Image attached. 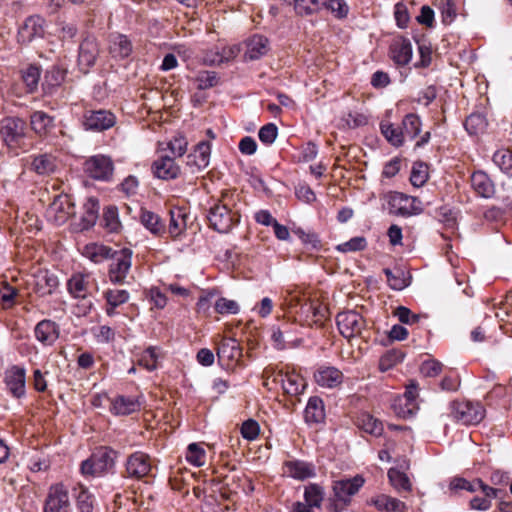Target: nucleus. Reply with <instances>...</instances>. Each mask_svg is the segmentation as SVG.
<instances>
[{
    "mask_svg": "<svg viewBox=\"0 0 512 512\" xmlns=\"http://www.w3.org/2000/svg\"><path fill=\"white\" fill-rule=\"evenodd\" d=\"M401 126L405 139L414 140L421 131L422 122L417 114L409 113L402 119Z\"/></svg>",
    "mask_w": 512,
    "mask_h": 512,
    "instance_id": "obj_42",
    "label": "nucleus"
},
{
    "mask_svg": "<svg viewBox=\"0 0 512 512\" xmlns=\"http://www.w3.org/2000/svg\"><path fill=\"white\" fill-rule=\"evenodd\" d=\"M66 72L59 67H52L44 76L43 87L46 92L52 93V90L59 87L65 80Z\"/></svg>",
    "mask_w": 512,
    "mask_h": 512,
    "instance_id": "obj_45",
    "label": "nucleus"
},
{
    "mask_svg": "<svg viewBox=\"0 0 512 512\" xmlns=\"http://www.w3.org/2000/svg\"><path fill=\"white\" fill-rule=\"evenodd\" d=\"M314 300L309 298L301 304L299 309L295 310L294 319L302 326H313L317 325V320H313Z\"/></svg>",
    "mask_w": 512,
    "mask_h": 512,
    "instance_id": "obj_41",
    "label": "nucleus"
},
{
    "mask_svg": "<svg viewBox=\"0 0 512 512\" xmlns=\"http://www.w3.org/2000/svg\"><path fill=\"white\" fill-rule=\"evenodd\" d=\"M17 295L18 290L6 283L2 288H0V304L4 309L11 308L15 304V298Z\"/></svg>",
    "mask_w": 512,
    "mask_h": 512,
    "instance_id": "obj_62",
    "label": "nucleus"
},
{
    "mask_svg": "<svg viewBox=\"0 0 512 512\" xmlns=\"http://www.w3.org/2000/svg\"><path fill=\"white\" fill-rule=\"evenodd\" d=\"M4 383L8 391L15 398L25 395L26 371L24 368L14 365L6 370Z\"/></svg>",
    "mask_w": 512,
    "mask_h": 512,
    "instance_id": "obj_16",
    "label": "nucleus"
},
{
    "mask_svg": "<svg viewBox=\"0 0 512 512\" xmlns=\"http://www.w3.org/2000/svg\"><path fill=\"white\" fill-rule=\"evenodd\" d=\"M113 252L114 250L109 246L90 243L83 248L82 254L94 263H101L104 260L110 259Z\"/></svg>",
    "mask_w": 512,
    "mask_h": 512,
    "instance_id": "obj_38",
    "label": "nucleus"
},
{
    "mask_svg": "<svg viewBox=\"0 0 512 512\" xmlns=\"http://www.w3.org/2000/svg\"><path fill=\"white\" fill-rule=\"evenodd\" d=\"M141 223L154 235L161 236L166 231V225L159 215L145 208L140 212Z\"/></svg>",
    "mask_w": 512,
    "mask_h": 512,
    "instance_id": "obj_34",
    "label": "nucleus"
},
{
    "mask_svg": "<svg viewBox=\"0 0 512 512\" xmlns=\"http://www.w3.org/2000/svg\"><path fill=\"white\" fill-rule=\"evenodd\" d=\"M304 419L308 424H318L325 419V408L323 400L318 396L309 398L304 411Z\"/></svg>",
    "mask_w": 512,
    "mask_h": 512,
    "instance_id": "obj_30",
    "label": "nucleus"
},
{
    "mask_svg": "<svg viewBox=\"0 0 512 512\" xmlns=\"http://www.w3.org/2000/svg\"><path fill=\"white\" fill-rule=\"evenodd\" d=\"M76 505L78 512H93L94 497L87 488L81 486L76 497Z\"/></svg>",
    "mask_w": 512,
    "mask_h": 512,
    "instance_id": "obj_56",
    "label": "nucleus"
},
{
    "mask_svg": "<svg viewBox=\"0 0 512 512\" xmlns=\"http://www.w3.org/2000/svg\"><path fill=\"white\" fill-rule=\"evenodd\" d=\"M152 170L154 176L162 180H174L181 174V168L175 158L169 155H161L156 159L152 164Z\"/></svg>",
    "mask_w": 512,
    "mask_h": 512,
    "instance_id": "obj_17",
    "label": "nucleus"
},
{
    "mask_svg": "<svg viewBox=\"0 0 512 512\" xmlns=\"http://www.w3.org/2000/svg\"><path fill=\"white\" fill-rule=\"evenodd\" d=\"M367 241L365 237L357 236L351 238L349 241L336 246V250L342 253L362 251L366 248Z\"/></svg>",
    "mask_w": 512,
    "mask_h": 512,
    "instance_id": "obj_59",
    "label": "nucleus"
},
{
    "mask_svg": "<svg viewBox=\"0 0 512 512\" xmlns=\"http://www.w3.org/2000/svg\"><path fill=\"white\" fill-rule=\"evenodd\" d=\"M440 9L442 22L445 25L451 24L457 16V7L455 0H440Z\"/></svg>",
    "mask_w": 512,
    "mask_h": 512,
    "instance_id": "obj_60",
    "label": "nucleus"
},
{
    "mask_svg": "<svg viewBox=\"0 0 512 512\" xmlns=\"http://www.w3.org/2000/svg\"><path fill=\"white\" fill-rule=\"evenodd\" d=\"M211 154V145L207 141L199 142L192 154L188 155L187 165L195 166L199 171L208 166Z\"/></svg>",
    "mask_w": 512,
    "mask_h": 512,
    "instance_id": "obj_31",
    "label": "nucleus"
},
{
    "mask_svg": "<svg viewBox=\"0 0 512 512\" xmlns=\"http://www.w3.org/2000/svg\"><path fill=\"white\" fill-rule=\"evenodd\" d=\"M336 324L340 334L350 340L353 337L361 336L366 327V320L360 313L348 310L337 314Z\"/></svg>",
    "mask_w": 512,
    "mask_h": 512,
    "instance_id": "obj_8",
    "label": "nucleus"
},
{
    "mask_svg": "<svg viewBox=\"0 0 512 512\" xmlns=\"http://www.w3.org/2000/svg\"><path fill=\"white\" fill-rule=\"evenodd\" d=\"M428 180V166L421 162L414 163L410 182L414 187H422Z\"/></svg>",
    "mask_w": 512,
    "mask_h": 512,
    "instance_id": "obj_54",
    "label": "nucleus"
},
{
    "mask_svg": "<svg viewBox=\"0 0 512 512\" xmlns=\"http://www.w3.org/2000/svg\"><path fill=\"white\" fill-rule=\"evenodd\" d=\"M195 81L199 90H206L215 87L219 83V77L214 71H201L197 74Z\"/></svg>",
    "mask_w": 512,
    "mask_h": 512,
    "instance_id": "obj_57",
    "label": "nucleus"
},
{
    "mask_svg": "<svg viewBox=\"0 0 512 512\" xmlns=\"http://www.w3.org/2000/svg\"><path fill=\"white\" fill-rule=\"evenodd\" d=\"M118 456L119 452L112 447L99 446L81 463V473L91 477L103 476L114 469Z\"/></svg>",
    "mask_w": 512,
    "mask_h": 512,
    "instance_id": "obj_2",
    "label": "nucleus"
},
{
    "mask_svg": "<svg viewBox=\"0 0 512 512\" xmlns=\"http://www.w3.org/2000/svg\"><path fill=\"white\" fill-rule=\"evenodd\" d=\"M360 421V427L367 433L374 435V436H380L383 433V424L378 419L374 418L370 414H363Z\"/></svg>",
    "mask_w": 512,
    "mask_h": 512,
    "instance_id": "obj_50",
    "label": "nucleus"
},
{
    "mask_svg": "<svg viewBox=\"0 0 512 512\" xmlns=\"http://www.w3.org/2000/svg\"><path fill=\"white\" fill-rule=\"evenodd\" d=\"M323 3V0H294V9L298 15H311L318 12Z\"/></svg>",
    "mask_w": 512,
    "mask_h": 512,
    "instance_id": "obj_49",
    "label": "nucleus"
},
{
    "mask_svg": "<svg viewBox=\"0 0 512 512\" xmlns=\"http://www.w3.org/2000/svg\"><path fill=\"white\" fill-rule=\"evenodd\" d=\"M474 192L483 198H491L495 194V185L489 175L484 171H475L470 177Z\"/></svg>",
    "mask_w": 512,
    "mask_h": 512,
    "instance_id": "obj_24",
    "label": "nucleus"
},
{
    "mask_svg": "<svg viewBox=\"0 0 512 512\" xmlns=\"http://www.w3.org/2000/svg\"><path fill=\"white\" fill-rule=\"evenodd\" d=\"M43 512H72L69 491L64 484L57 483L49 488Z\"/></svg>",
    "mask_w": 512,
    "mask_h": 512,
    "instance_id": "obj_9",
    "label": "nucleus"
},
{
    "mask_svg": "<svg viewBox=\"0 0 512 512\" xmlns=\"http://www.w3.org/2000/svg\"><path fill=\"white\" fill-rule=\"evenodd\" d=\"M206 452L205 450L197 443H191L187 447L186 451V460L196 466L201 467L205 463Z\"/></svg>",
    "mask_w": 512,
    "mask_h": 512,
    "instance_id": "obj_53",
    "label": "nucleus"
},
{
    "mask_svg": "<svg viewBox=\"0 0 512 512\" xmlns=\"http://www.w3.org/2000/svg\"><path fill=\"white\" fill-rule=\"evenodd\" d=\"M32 168L40 175L51 174L57 168V159L52 154H40L33 159Z\"/></svg>",
    "mask_w": 512,
    "mask_h": 512,
    "instance_id": "obj_40",
    "label": "nucleus"
},
{
    "mask_svg": "<svg viewBox=\"0 0 512 512\" xmlns=\"http://www.w3.org/2000/svg\"><path fill=\"white\" fill-rule=\"evenodd\" d=\"M273 382L280 383L285 394L298 397L303 393L306 382L305 379L298 373L278 371L273 373Z\"/></svg>",
    "mask_w": 512,
    "mask_h": 512,
    "instance_id": "obj_14",
    "label": "nucleus"
},
{
    "mask_svg": "<svg viewBox=\"0 0 512 512\" xmlns=\"http://www.w3.org/2000/svg\"><path fill=\"white\" fill-rule=\"evenodd\" d=\"M91 275L89 273H74L67 281V290L74 298L85 299L90 295Z\"/></svg>",
    "mask_w": 512,
    "mask_h": 512,
    "instance_id": "obj_19",
    "label": "nucleus"
},
{
    "mask_svg": "<svg viewBox=\"0 0 512 512\" xmlns=\"http://www.w3.org/2000/svg\"><path fill=\"white\" fill-rule=\"evenodd\" d=\"M269 51V41L265 36L253 35L246 42L245 58L257 60Z\"/></svg>",
    "mask_w": 512,
    "mask_h": 512,
    "instance_id": "obj_29",
    "label": "nucleus"
},
{
    "mask_svg": "<svg viewBox=\"0 0 512 512\" xmlns=\"http://www.w3.org/2000/svg\"><path fill=\"white\" fill-rule=\"evenodd\" d=\"M140 409V402L134 397L117 396L112 400L111 411L116 415H129Z\"/></svg>",
    "mask_w": 512,
    "mask_h": 512,
    "instance_id": "obj_35",
    "label": "nucleus"
},
{
    "mask_svg": "<svg viewBox=\"0 0 512 512\" xmlns=\"http://www.w3.org/2000/svg\"><path fill=\"white\" fill-rule=\"evenodd\" d=\"M389 54L397 66H406L412 58L411 41L404 36L395 37L389 46Z\"/></svg>",
    "mask_w": 512,
    "mask_h": 512,
    "instance_id": "obj_18",
    "label": "nucleus"
},
{
    "mask_svg": "<svg viewBox=\"0 0 512 512\" xmlns=\"http://www.w3.org/2000/svg\"><path fill=\"white\" fill-rule=\"evenodd\" d=\"M242 356V347L234 338L223 337L217 344L218 362L226 370H234Z\"/></svg>",
    "mask_w": 512,
    "mask_h": 512,
    "instance_id": "obj_7",
    "label": "nucleus"
},
{
    "mask_svg": "<svg viewBox=\"0 0 512 512\" xmlns=\"http://www.w3.org/2000/svg\"><path fill=\"white\" fill-rule=\"evenodd\" d=\"M40 76V69L35 65H30L23 71L22 79L27 87V92L33 93L37 89Z\"/></svg>",
    "mask_w": 512,
    "mask_h": 512,
    "instance_id": "obj_51",
    "label": "nucleus"
},
{
    "mask_svg": "<svg viewBox=\"0 0 512 512\" xmlns=\"http://www.w3.org/2000/svg\"><path fill=\"white\" fill-rule=\"evenodd\" d=\"M133 252L129 248L114 250L110 259L108 276L114 284L123 285L126 283L127 275L131 269Z\"/></svg>",
    "mask_w": 512,
    "mask_h": 512,
    "instance_id": "obj_5",
    "label": "nucleus"
},
{
    "mask_svg": "<svg viewBox=\"0 0 512 512\" xmlns=\"http://www.w3.org/2000/svg\"><path fill=\"white\" fill-rule=\"evenodd\" d=\"M188 142L184 136H175L168 143V149L173 156L182 157L187 151Z\"/></svg>",
    "mask_w": 512,
    "mask_h": 512,
    "instance_id": "obj_63",
    "label": "nucleus"
},
{
    "mask_svg": "<svg viewBox=\"0 0 512 512\" xmlns=\"http://www.w3.org/2000/svg\"><path fill=\"white\" fill-rule=\"evenodd\" d=\"M104 298L106 300V313L108 316H113L118 306L128 302L129 293L123 289H108L104 292Z\"/></svg>",
    "mask_w": 512,
    "mask_h": 512,
    "instance_id": "obj_37",
    "label": "nucleus"
},
{
    "mask_svg": "<svg viewBox=\"0 0 512 512\" xmlns=\"http://www.w3.org/2000/svg\"><path fill=\"white\" fill-rule=\"evenodd\" d=\"M50 209L54 211L55 220L58 223H64L67 219L74 215V205L71 203L68 195L57 196L50 206Z\"/></svg>",
    "mask_w": 512,
    "mask_h": 512,
    "instance_id": "obj_33",
    "label": "nucleus"
},
{
    "mask_svg": "<svg viewBox=\"0 0 512 512\" xmlns=\"http://www.w3.org/2000/svg\"><path fill=\"white\" fill-rule=\"evenodd\" d=\"M170 221L168 232L174 239L181 236L187 228L188 213L185 208L175 207L169 211Z\"/></svg>",
    "mask_w": 512,
    "mask_h": 512,
    "instance_id": "obj_27",
    "label": "nucleus"
},
{
    "mask_svg": "<svg viewBox=\"0 0 512 512\" xmlns=\"http://www.w3.org/2000/svg\"><path fill=\"white\" fill-rule=\"evenodd\" d=\"M58 284L57 276L48 270H39L33 275V290L39 296L52 294Z\"/></svg>",
    "mask_w": 512,
    "mask_h": 512,
    "instance_id": "obj_20",
    "label": "nucleus"
},
{
    "mask_svg": "<svg viewBox=\"0 0 512 512\" xmlns=\"http://www.w3.org/2000/svg\"><path fill=\"white\" fill-rule=\"evenodd\" d=\"M308 297L300 290L287 291L282 304L283 309H286L290 314H295V310L301 307V304L306 301Z\"/></svg>",
    "mask_w": 512,
    "mask_h": 512,
    "instance_id": "obj_48",
    "label": "nucleus"
},
{
    "mask_svg": "<svg viewBox=\"0 0 512 512\" xmlns=\"http://www.w3.org/2000/svg\"><path fill=\"white\" fill-rule=\"evenodd\" d=\"M418 397V387L417 384L411 382L407 387L406 391L402 398L399 399V405L404 403V408L401 409L399 414L403 417L410 416L414 413V411L418 408L416 403V398Z\"/></svg>",
    "mask_w": 512,
    "mask_h": 512,
    "instance_id": "obj_39",
    "label": "nucleus"
},
{
    "mask_svg": "<svg viewBox=\"0 0 512 512\" xmlns=\"http://www.w3.org/2000/svg\"><path fill=\"white\" fill-rule=\"evenodd\" d=\"M30 126L38 136L45 137L54 128V117L44 111H34L30 116Z\"/></svg>",
    "mask_w": 512,
    "mask_h": 512,
    "instance_id": "obj_28",
    "label": "nucleus"
},
{
    "mask_svg": "<svg viewBox=\"0 0 512 512\" xmlns=\"http://www.w3.org/2000/svg\"><path fill=\"white\" fill-rule=\"evenodd\" d=\"M451 413L457 421L466 425H475L485 417V408L480 402L455 400L451 403Z\"/></svg>",
    "mask_w": 512,
    "mask_h": 512,
    "instance_id": "obj_6",
    "label": "nucleus"
},
{
    "mask_svg": "<svg viewBox=\"0 0 512 512\" xmlns=\"http://www.w3.org/2000/svg\"><path fill=\"white\" fill-rule=\"evenodd\" d=\"M370 503L379 512H406L407 510V506L403 501L385 494L376 496L371 499Z\"/></svg>",
    "mask_w": 512,
    "mask_h": 512,
    "instance_id": "obj_32",
    "label": "nucleus"
},
{
    "mask_svg": "<svg viewBox=\"0 0 512 512\" xmlns=\"http://www.w3.org/2000/svg\"><path fill=\"white\" fill-rule=\"evenodd\" d=\"M283 473L297 480H305L315 475L313 465L300 460L285 461Z\"/></svg>",
    "mask_w": 512,
    "mask_h": 512,
    "instance_id": "obj_25",
    "label": "nucleus"
},
{
    "mask_svg": "<svg viewBox=\"0 0 512 512\" xmlns=\"http://www.w3.org/2000/svg\"><path fill=\"white\" fill-rule=\"evenodd\" d=\"M323 6L331 11L337 18H345L348 14L349 7L344 0H323Z\"/></svg>",
    "mask_w": 512,
    "mask_h": 512,
    "instance_id": "obj_61",
    "label": "nucleus"
},
{
    "mask_svg": "<svg viewBox=\"0 0 512 512\" xmlns=\"http://www.w3.org/2000/svg\"><path fill=\"white\" fill-rule=\"evenodd\" d=\"M151 470L152 463L150 456L142 451H136L126 459L124 476L141 480L148 476Z\"/></svg>",
    "mask_w": 512,
    "mask_h": 512,
    "instance_id": "obj_10",
    "label": "nucleus"
},
{
    "mask_svg": "<svg viewBox=\"0 0 512 512\" xmlns=\"http://www.w3.org/2000/svg\"><path fill=\"white\" fill-rule=\"evenodd\" d=\"M364 478L357 475L351 479L333 482L332 496L329 498L327 509L330 512H342L351 504V497L358 493L364 485Z\"/></svg>",
    "mask_w": 512,
    "mask_h": 512,
    "instance_id": "obj_3",
    "label": "nucleus"
},
{
    "mask_svg": "<svg viewBox=\"0 0 512 512\" xmlns=\"http://www.w3.org/2000/svg\"><path fill=\"white\" fill-rule=\"evenodd\" d=\"M464 127L470 135H477L486 129L487 121L482 114L472 113L466 118Z\"/></svg>",
    "mask_w": 512,
    "mask_h": 512,
    "instance_id": "obj_47",
    "label": "nucleus"
},
{
    "mask_svg": "<svg viewBox=\"0 0 512 512\" xmlns=\"http://www.w3.org/2000/svg\"><path fill=\"white\" fill-rule=\"evenodd\" d=\"M83 214L81 216L80 227L81 230H88L91 228L97 221L99 215V201L90 197L84 203L83 206Z\"/></svg>",
    "mask_w": 512,
    "mask_h": 512,
    "instance_id": "obj_36",
    "label": "nucleus"
},
{
    "mask_svg": "<svg viewBox=\"0 0 512 512\" xmlns=\"http://www.w3.org/2000/svg\"><path fill=\"white\" fill-rule=\"evenodd\" d=\"M325 492L322 486L316 483H310L305 486L304 499L311 507L320 508L324 500Z\"/></svg>",
    "mask_w": 512,
    "mask_h": 512,
    "instance_id": "obj_44",
    "label": "nucleus"
},
{
    "mask_svg": "<svg viewBox=\"0 0 512 512\" xmlns=\"http://www.w3.org/2000/svg\"><path fill=\"white\" fill-rule=\"evenodd\" d=\"M388 478L391 485L398 491H411V482L409 477L398 469L391 468L388 471Z\"/></svg>",
    "mask_w": 512,
    "mask_h": 512,
    "instance_id": "obj_46",
    "label": "nucleus"
},
{
    "mask_svg": "<svg viewBox=\"0 0 512 512\" xmlns=\"http://www.w3.org/2000/svg\"><path fill=\"white\" fill-rule=\"evenodd\" d=\"M158 364V355L156 353L155 347H148L138 359V365L147 369L148 371H153L157 368Z\"/></svg>",
    "mask_w": 512,
    "mask_h": 512,
    "instance_id": "obj_58",
    "label": "nucleus"
},
{
    "mask_svg": "<svg viewBox=\"0 0 512 512\" xmlns=\"http://www.w3.org/2000/svg\"><path fill=\"white\" fill-rule=\"evenodd\" d=\"M493 162L506 174H512V150L501 149L494 153Z\"/></svg>",
    "mask_w": 512,
    "mask_h": 512,
    "instance_id": "obj_52",
    "label": "nucleus"
},
{
    "mask_svg": "<svg viewBox=\"0 0 512 512\" xmlns=\"http://www.w3.org/2000/svg\"><path fill=\"white\" fill-rule=\"evenodd\" d=\"M36 339L45 346L53 345L60 335L58 324L49 319L40 321L34 329Z\"/></svg>",
    "mask_w": 512,
    "mask_h": 512,
    "instance_id": "obj_21",
    "label": "nucleus"
},
{
    "mask_svg": "<svg viewBox=\"0 0 512 512\" xmlns=\"http://www.w3.org/2000/svg\"><path fill=\"white\" fill-rule=\"evenodd\" d=\"M99 45L94 37L85 38L79 47L78 62L79 65L90 68L95 63L99 56Z\"/></svg>",
    "mask_w": 512,
    "mask_h": 512,
    "instance_id": "obj_23",
    "label": "nucleus"
},
{
    "mask_svg": "<svg viewBox=\"0 0 512 512\" xmlns=\"http://www.w3.org/2000/svg\"><path fill=\"white\" fill-rule=\"evenodd\" d=\"M239 194L223 191L207 213L209 227L219 233L230 232L240 221Z\"/></svg>",
    "mask_w": 512,
    "mask_h": 512,
    "instance_id": "obj_1",
    "label": "nucleus"
},
{
    "mask_svg": "<svg viewBox=\"0 0 512 512\" xmlns=\"http://www.w3.org/2000/svg\"><path fill=\"white\" fill-rule=\"evenodd\" d=\"M116 123L115 115L108 110H87L83 115V126L86 130L104 131Z\"/></svg>",
    "mask_w": 512,
    "mask_h": 512,
    "instance_id": "obj_13",
    "label": "nucleus"
},
{
    "mask_svg": "<svg viewBox=\"0 0 512 512\" xmlns=\"http://www.w3.org/2000/svg\"><path fill=\"white\" fill-rule=\"evenodd\" d=\"M380 129L383 136L391 145L400 147L404 144L405 137L401 125L395 126L392 123L382 122L380 124Z\"/></svg>",
    "mask_w": 512,
    "mask_h": 512,
    "instance_id": "obj_43",
    "label": "nucleus"
},
{
    "mask_svg": "<svg viewBox=\"0 0 512 512\" xmlns=\"http://www.w3.org/2000/svg\"><path fill=\"white\" fill-rule=\"evenodd\" d=\"M45 20L38 16L28 17L18 31V42L28 44L34 39L42 38L45 33Z\"/></svg>",
    "mask_w": 512,
    "mask_h": 512,
    "instance_id": "obj_15",
    "label": "nucleus"
},
{
    "mask_svg": "<svg viewBox=\"0 0 512 512\" xmlns=\"http://www.w3.org/2000/svg\"><path fill=\"white\" fill-rule=\"evenodd\" d=\"M84 170L93 179L108 181L113 175L114 165L110 157L96 155L85 161Z\"/></svg>",
    "mask_w": 512,
    "mask_h": 512,
    "instance_id": "obj_12",
    "label": "nucleus"
},
{
    "mask_svg": "<svg viewBox=\"0 0 512 512\" xmlns=\"http://www.w3.org/2000/svg\"><path fill=\"white\" fill-rule=\"evenodd\" d=\"M0 135L10 150L21 149L25 138V122L17 117H5L0 122Z\"/></svg>",
    "mask_w": 512,
    "mask_h": 512,
    "instance_id": "obj_4",
    "label": "nucleus"
},
{
    "mask_svg": "<svg viewBox=\"0 0 512 512\" xmlns=\"http://www.w3.org/2000/svg\"><path fill=\"white\" fill-rule=\"evenodd\" d=\"M103 222L105 228L109 232H118L121 227V222L118 217V209L115 206H109L104 210Z\"/></svg>",
    "mask_w": 512,
    "mask_h": 512,
    "instance_id": "obj_55",
    "label": "nucleus"
},
{
    "mask_svg": "<svg viewBox=\"0 0 512 512\" xmlns=\"http://www.w3.org/2000/svg\"><path fill=\"white\" fill-rule=\"evenodd\" d=\"M215 311L219 314H237L239 305L236 301L220 297L214 304Z\"/></svg>",
    "mask_w": 512,
    "mask_h": 512,
    "instance_id": "obj_64",
    "label": "nucleus"
},
{
    "mask_svg": "<svg viewBox=\"0 0 512 512\" xmlns=\"http://www.w3.org/2000/svg\"><path fill=\"white\" fill-rule=\"evenodd\" d=\"M344 375L336 367L321 366L314 374L316 383L325 388H336L343 382Z\"/></svg>",
    "mask_w": 512,
    "mask_h": 512,
    "instance_id": "obj_22",
    "label": "nucleus"
},
{
    "mask_svg": "<svg viewBox=\"0 0 512 512\" xmlns=\"http://www.w3.org/2000/svg\"><path fill=\"white\" fill-rule=\"evenodd\" d=\"M420 201L400 192H391L388 195L390 212L400 216H410L421 213L422 209L417 205Z\"/></svg>",
    "mask_w": 512,
    "mask_h": 512,
    "instance_id": "obj_11",
    "label": "nucleus"
},
{
    "mask_svg": "<svg viewBox=\"0 0 512 512\" xmlns=\"http://www.w3.org/2000/svg\"><path fill=\"white\" fill-rule=\"evenodd\" d=\"M132 51L133 44L126 35L114 34L110 36L109 53L113 58L123 60L129 57Z\"/></svg>",
    "mask_w": 512,
    "mask_h": 512,
    "instance_id": "obj_26",
    "label": "nucleus"
}]
</instances>
